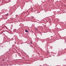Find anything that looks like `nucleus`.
Here are the masks:
<instances>
[{
	"instance_id": "obj_1",
	"label": "nucleus",
	"mask_w": 66,
	"mask_h": 66,
	"mask_svg": "<svg viewBox=\"0 0 66 66\" xmlns=\"http://www.w3.org/2000/svg\"><path fill=\"white\" fill-rule=\"evenodd\" d=\"M25 32H28V31L27 30H25Z\"/></svg>"
},
{
	"instance_id": "obj_2",
	"label": "nucleus",
	"mask_w": 66,
	"mask_h": 66,
	"mask_svg": "<svg viewBox=\"0 0 66 66\" xmlns=\"http://www.w3.org/2000/svg\"><path fill=\"white\" fill-rule=\"evenodd\" d=\"M9 15V14H7L5 15V16H8Z\"/></svg>"
},
{
	"instance_id": "obj_3",
	"label": "nucleus",
	"mask_w": 66,
	"mask_h": 66,
	"mask_svg": "<svg viewBox=\"0 0 66 66\" xmlns=\"http://www.w3.org/2000/svg\"><path fill=\"white\" fill-rule=\"evenodd\" d=\"M2 61H4V59H3V60H2Z\"/></svg>"
},
{
	"instance_id": "obj_4",
	"label": "nucleus",
	"mask_w": 66,
	"mask_h": 66,
	"mask_svg": "<svg viewBox=\"0 0 66 66\" xmlns=\"http://www.w3.org/2000/svg\"><path fill=\"white\" fill-rule=\"evenodd\" d=\"M30 43H31V44H32V42H31Z\"/></svg>"
},
{
	"instance_id": "obj_5",
	"label": "nucleus",
	"mask_w": 66,
	"mask_h": 66,
	"mask_svg": "<svg viewBox=\"0 0 66 66\" xmlns=\"http://www.w3.org/2000/svg\"><path fill=\"white\" fill-rule=\"evenodd\" d=\"M36 29L37 30V29Z\"/></svg>"
}]
</instances>
